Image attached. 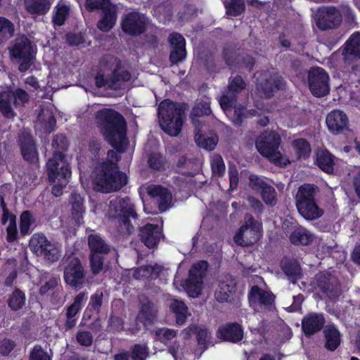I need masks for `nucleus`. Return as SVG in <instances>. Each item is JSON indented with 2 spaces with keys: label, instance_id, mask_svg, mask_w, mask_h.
I'll use <instances>...</instances> for the list:
<instances>
[{
  "label": "nucleus",
  "instance_id": "f257e3e1",
  "mask_svg": "<svg viewBox=\"0 0 360 360\" xmlns=\"http://www.w3.org/2000/svg\"><path fill=\"white\" fill-rule=\"evenodd\" d=\"M95 120L104 139L117 151L123 152L128 143L124 117L114 110L104 108L96 113Z\"/></svg>",
  "mask_w": 360,
  "mask_h": 360
},
{
  "label": "nucleus",
  "instance_id": "f03ea898",
  "mask_svg": "<svg viewBox=\"0 0 360 360\" xmlns=\"http://www.w3.org/2000/svg\"><path fill=\"white\" fill-rule=\"evenodd\" d=\"M130 79L131 73L124 69L119 58L112 55L101 58L99 71L95 77L97 87L115 91L124 89Z\"/></svg>",
  "mask_w": 360,
  "mask_h": 360
},
{
  "label": "nucleus",
  "instance_id": "7ed1b4c3",
  "mask_svg": "<svg viewBox=\"0 0 360 360\" xmlns=\"http://www.w3.org/2000/svg\"><path fill=\"white\" fill-rule=\"evenodd\" d=\"M108 217L122 234L130 235L138 225V214L129 198H115L110 201Z\"/></svg>",
  "mask_w": 360,
  "mask_h": 360
},
{
  "label": "nucleus",
  "instance_id": "20e7f679",
  "mask_svg": "<svg viewBox=\"0 0 360 360\" xmlns=\"http://www.w3.org/2000/svg\"><path fill=\"white\" fill-rule=\"evenodd\" d=\"M246 86V83L240 76L231 77L229 78L227 91L222 95L219 100V105L224 113L230 117L231 122L236 126H240L244 117V107L236 105L237 95Z\"/></svg>",
  "mask_w": 360,
  "mask_h": 360
},
{
  "label": "nucleus",
  "instance_id": "39448f33",
  "mask_svg": "<svg viewBox=\"0 0 360 360\" xmlns=\"http://www.w3.org/2000/svg\"><path fill=\"white\" fill-rule=\"evenodd\" d=\"M94 188L102 193H110L121 189L127 183V176L108 163H102L96 168L93 180Z\"/></svg>",
  "mask_w": 360,
  "mask_h": 360
},
{
  "label": "nucleus",
  "instance_id": "423d86ee",
  "mask_svg": "<svg viewBox=\"0 0 360 360\" xmlns=\"http://www.w3.org/2000/svg\"><path fill=\"white\" fill-rule=\"evenodd\" d=\"M318 187L314 184H304L300 186L295 196L296 207L300 214L308 221L319 219L323 210L317 205L315 195Z\"/></svg>",
  "mask_w": 360,
  "mask_h": 360
},
{
  "label": "nucleus",
  "instance_id": "0eeeda50",
  "mask_svg": "<svg viewBox=\"0 0 360 360\" xmlns=\"http://www.w3.org/2000/svg\"><path fill=\"white\" fill-rule=\"evenodd\" d=\"M161 128L171 136L180 133V106L169 100L162 101L158 109Z\"/></svg>",
  "mask_w": 360,
  "mask_h": 360
},
{
  "label": "nucleus",
  "instance_id": "6e6552de",
  "mask_svg": "<svg viewBox=\"0 0 360 360\" xmlns=\"http://www.w3.org/2000/svg\"><path fill=\"white\" fill-rule=\"evenodd\" d=\"M281 143L279 135L274 131H264L255 141L258 152L277 165H286L287 160L283 157L278 148Z\"/></svg>",
  "mask_w": 360,
  "mask_h": 360
},
{
  "label": "nucleus",
  "instance_id": "1a4fd4ad",
  "mask_svg": "<svg viewBox=\"0 0 360 360\" xmlns=\"http://www.w3.org/2000/svg\"><path fill=\"white\" fill-rule=\"evenodd\" d=\"M30 100V96L22 89L6 90L0 92V112L4 117L13 119L16 110L23 107Z\"/></svg>",
  "mask_w": 360,
  "mask_h": 360
},
{
  "label": "nucleus",
  "instance_id": "9d476101",
  "mask_svg": "<svg viewBox=\"0 0 360 360\" xmlns=\"http://www.w3.org/2000/svg\"><path fill=\"white\" fill-rule=\"evenodd\" d=\"M59 161L56 159L49 160L46 163L48 176L54 185L52 188V193L56 197L62 195V189L65 187L68 183V179L71 176V171L68 163L63 161L58 156Z\"/></svg>",
  "mask_w": 360,
  "mask_h": 360
},
{
  "label": "nucleus",
  "instance_id": "9b49d317",
  "mask_svg": "<svg viewBox=\"0 0 360 360\" xmlns=\"http://www.w3.org/2000/svg\"><path fill=\"white\" fill-rule=\"evenodd\" d=\"M11 56L17 60L19 70L22 72L27 71L34 63L36 47L25 36L15 39L12 47L10 48Z\"/></svg>",
  "mask_w": 360,
  "mask_h": 360
},
{
  "label": "nucleus",
  "instance_id": "f8f14e48",
  "mask_svg": "<svg viewBox=\"0 0 360 360\" xmlns=\"http://www.w3.org/2000/svg\"><path fill=\"white\" fill-rule=\"evenodd\" d=\"M243 224L236 233L234 242L241 246H248L257 243L262 235V224L250 214H246Z\"/></svg>",
  "mask_w": 360,
  "mask_h": 360
},
{
  "label": "nucleus",
  "instance_id": "ddd939ff",
  "mask_svg": "<svg viewBox=\"0 0 360 360\" xmlns=\"http://www.w3.org/2000/svg\"><path fill=\"white\" fill-rule=\"evenodd\" d=\"M64 279L66 283L75 289H80L86 282L84 269L80 260L75 256L63 258Z\"/></svg>",
  "mask_w": 360,
  "mask_h": 360
},
{
  "label": "nucleus",
  "instance_id": "4468645a",
  "mask_svg": "<svg viewBox=\"0 0 360 360\" xmlns=\"http://www.w3.org/2000/svg\"><path fill=\"white\" fill-rule=\"evenodd\" d=\"M207 269L208 263L204 260L192 265L188 278L184 286L189 297H198L201 294L203 278L206 276Z\"/></svg>",
  "mask_w": 360,
  "mask_h": 360
},
{
  "label": "nucleus",
  "instance_id": "2eb2a0df",
  "mask_svg": "<svg viewBox=\"0 0 360 360\" xmlns=\"http://www.w3.org/2000/svg\"><path fill=\"white\" fill-rule=\"evenodd\" d=\"M339 51L345 65H349L360 60V33L352 34L339 49ZM352 70L355 75H360V63L354 65Z\"/></svg>",
  "mask_w": 360,
  "mask_h": 360
},
{
  "label": "nucleus",
  "instance_id": "dca6fc26",
  "mask_svg": "<svg viewBox=\"0 0 360 360\" xmlns=\"http://www.w3.org/2000/svg\"><path fill=\"white\" fill-rule=\"evenodd\" d=\"M329 76L322 68L316 67L309 70L308 81L310 91L316 97L324 96L329 93Z\"/></svg>",
  "mask_w": 360,
  "mask_h": 360
},
{
  "label": "nucleus",
  "instance_id": "f3484780",
  "mask_svg": "<svg viewBox=\"0 0 360 360\" xmlns=\"http://www.w3.org/2000/svg\"><path fill=\"white\" fill-rule=\"evenodd\" d=\"M285 82L281 77L261 72L256 76V89L261 96L271 97L276 89H283Z\"/></svg>",
  "mask_w": 360,
  "mask_h": 360
},
{
  "label": "nucleus",
  "instance_id": "a211bd4d",
  "mask_svg": "<svg viewBox=\"0 0 360 360\" xmlns=\"http://www.w3.org/2000/svg\"><path fill=\"white\" fill-rule=\"evenodd\" d=\"M194 335L198 345L205 350L211 338V333L203 326L191 324L181 331V338L186 341V345L191 347L195 345V340L193 338Z\"/></svg>",
  "mask_w": 360,
  "mask_h": 360
},
{
  "label": "nucleus",
  "instance_id": "6ab92c4d",
  "mask_svg": "<svg viewBox=\"0 0 360 360\" xmlns=\"http://www.w3.org/2000/svg\"><path fill=\"white\" fill-rule=\"evenodd\" d=\"M18 142L24 160L30 163L36 162L38 153L32 134L24 129L21 130L18 134Z\"/></svg>",
  "mask_w": 360,
  "mask_h": 360
},
{
  "label": "nucleus",
  "instance_id": "aec40b11",
  "mask_svg": "<svg viewBox=\"0 0 360 360\" xmlns=\"http://www.w3.org/2000/svg\"><path fill=\"white\" fill-rule=\"evenodd\" d=\"M236 283L229 274L221 276L214 292L215 299L219 302H228L233 298L236 292Z\"/></svg>",
  "mask_w": 360,
  "mask_h": 360
},
{
  "label": "nucleus",
  "instance_id": "412c9836",
  "mask_svg": "<svg viewBox=\"0 0 360 360\" xmlns=\"http://www.w3.org/2000/svg\"><path fill=\"white\" fill-rule=\"evenodd\" d=\"M326 323L324 315L321 313L310 312L302 319V329L307 337L321 331Z\"/></svg>",
  "mask_w": 360,
  "mask_h": 360
},
{
  "label": "nucleus",
  "instance_id": "4be33fe9",
  "mask_svg": "<svg viewBox=\"0 0 360 360\" xmlns=\"http://www.w3.org/2000/svg\"><path fill=\"white\" fill-rule=\"evenodd\" d=\"M326 123L331 133L338 134L347 129L349 120L347 115L343 111L333 110L328 114Z\"/></svg>",
  "mask_w": 360,
  "mask_h": 360
},
{
  "label": "nucleus",
  "instance_id": "5701e85b",
  "mask_svg": "<svg viewBox=\"0 0 360 360\" xmlns=\"http://www.w3.org/2000/svg\"><path fill=\"white\" fill-rule=\"evenodd\" d=\"M139 237L146 246L153 248L163 237L162 227L157 224H148L140 229Z\"/></svg>",
  "mask_w": 360,
  "mask_h": 360
},
{
  "label": "nucleus",
  "instance_id": "b1692460",
  "mask_svg": "<svg viewBox=\"0 0 360 360\" xmlns=\"http://www.w3.org/2000/svg\"><path fill=\"white\" fill-rule=\"evenodd\" d=\"M217 335L219 339L236 343L243 339V330L238 323H231L220 326Z\"/></svg>",
  "mask_w": 360,
  "mask_h": 360
},
{
  "label": "nucleus",
  "instance_id": "393cba45",
  "mask_svg": "<svg viewBox=\"0 0 360 360\" xmlns=\"http://www.w3.org/2000/svg\"><path fill=\"white\" fill-rule=\"evenodd\" d=\"M158 313L157 305L148 300H144L141 302V308L136 316V324L141 323L145 326L152 324L156 320Z\"/></svg>",
  "mask_w": 360,
  "mask_h": 360
},
{
  "label": "nucleus",
  "instance_id": "a878e982",
  "mask_svg": "<svg viewBox=\"0 0 360 360\" xmlns=\"http://www.w3.org/2000/svg\"><path fill=\"white\" fill-rule=\"evenodd\" d=\"M147 193L149 195L158 198V203L161 212L165 211L172 202V193L165 188L159 185L148 186Z\"/></svg>",
  "mask_w": 360,
  "mask_h": 360
},
{
  "label": "nucleus",
  "instance_id": "bb28decb",
  "mask_svg": "<svg viewBox=\"0 0 360 360\" xmlns=\"http://www.w3.org/2000/svg\"><path fill=\"white\" fill-rule=\"evenodd\" d=\"M335 159V156L326 149H319L316 152V165L320 169L327 174L333 173Z\"/></svg>",
  "mask_w": 360,
  "mask_h": 360
},
{
  "label": "nucleus",
  "instance_id": "cd10ccee",
  "mask_svg": "<svg viewBox=\"0 0 360 360\" xmlns=\"http://www.w3.org/2000/svg\"><path fill=\"white\" fill-rule=\"evenodd\" d=\"M56 120L51 109L41 108L37 116V125L46 133H51L56 127Z\"/></svg>",
  "mask_w": 360,
  "mask_h": 360
},
{
  "label": "nucleus",
  "instance_id": "c85d7f7f",
  "mask_svg": "<svg viewBox=\"0 0 360 360\" xmlns=\"http://www.w3.org/2000/svg\"><path fill=\"white\" fill-rule=\"evenodd\" d=\"M148 356V347L145 345L136 344L130 351L115 355V360H146Z\"/></svg>",
  "mask_w": 360,
  "mask_h": 360
},
{
  "label": "nucleus",
  "instance_id": "c756f323",
  "mask_svg": "<svg viewBox=\"0 0 360 360\" xmlns=\"http://www.w3.org/2000/svg\"><path fill=\"white\" fill-rule=\"evenodd\" d=\"M164 266L158 264L143 265L134 271V277L136 279L147 278L155 279L163 271Z\"/></svg>",
  "mask_w": 360,
  "mask_h": 360
},
{
  "label": "nucleus",
  "instance_id": "7c9ffc66",
  "mask_svg": "<svg viewBox=\"0 0 360 360\" xmlns=\"http://www.w3.org/2000/svg\"><path fill=\"white\" fill-rule=\"evenodd\" d=\"M88 245L90 255H108L110 246L98 234H91L88 237Z\"/></svg>",
  "mask_w": 360,
  "mask_h": 360
},
{
  "label": "nucleus",
  "instance_id": "2f4dec72",
  "mask_svg": "<svg viewBox=\"0 0 360 360\" xmlns=\"http://www.w3.org/2000/svg\"><path fill=\"white\" fill-rule=\"evenodd\" d=\"M325 347L329 351H335L340 345V333L334 325H327L323 330Z\"/></svg>",
  "mask_w": 360,
  "mask_h": 360
},
{
  "label": "nucleus",
  "instance_id": "473e14b6",
  "mask_svg": "<svg viewBox=\"0 0 360 360\" xmlns=\"http://www.w3.org/2000/svg\"><path fill=\"white\" fill-rule=\"evenodd\" d=\"M195 141L196 144L207 150H213L219 141L218 136L216 134H210V135H204L202 133V127L198 129H195Z\"/></svg>",
  "mask_w": 360,
  "mask_h": 360
},
{
  "label": "nucleus",
  "instance_id": "72a5a7b5",
  "mask_svg": "<svg viewBox=\"0 0 360 360\" xmlns=\"http://www.w3.org/2000/svg\"><path fill=\"white\" fill-rule=\"evenodd\" d=\"M211 112L209 101L198 103L194 106L191 112V118L195 129H198V128L202 127L203 126L202 122L200 120L198 117L208 115Z\"/></svg>",
  "mask_w": 360,
  "mask_h": 360
},
{
  "label": "nucleus",
  "instance_id": "f704fd0d",
  "mask_svg": "<svg viewBox=\"0 0 360 360\" xmlns=\"http://www.w3.org/2000/svg\"><path fill=\"white\" fill-rule=\"evenodd\" d=\"M290 242L296 245H307L312 243L314 239V235L302 226L296 228L290 235Z\"/></svg>",
  "mask_w": 360,
  "mask_h": 360
},
{
  "label": "nucleus",
  "instance_id": "c9c22d12",
  "mask_svg": "<svg viewBox=\"0 0 360 360\" xmlns=\"http://www.w3.org/2000/svg\"><path fill=\"white\" fill-rule=\"evenodd\" d=\"M249 297L250 302L257 300L261 305L264 307L271 306L274 301V296L271 292L262 290L256 285L251 288Z\"/></svg>",
  "mask_w": 360,
  "mask_h": 360
},
{
  "label": "nucleus",
  "instance_id": "e433bc0d",
  "mask_svg": "<svg viewBox=\"0 0 360 360\" xmlns=\"http://www.w3.org/2000/svg\"><path fill=\"white\" fill-rule=\"evenodd\" d=\"M70 204L72 205V214L73 219L78 224L83 223V198L77 193H72L70 195Z\"/></svg>",
  "mask_w": 360,
  "mask_h": 360
},
{
  "label": "nucleus",
  "instance_id": "4c0bfd02",
  "mask_svg": "<svg viewBox=\"0 0 360 360\" xmlns=\"http://www.w3.org/2000/svg\"><path fill=\"white\" fill-rule=\"evenodd\" d=\"M52 147L54 148L53 153V157L49 160L56 159L57 161H59L58 159V156H59L60 159L63 161H66L64 159V155L63 152L66 150L68 147V141L66 137L63 134H58L54 136L52 143Z\"/></svg>",
  "mask_w": 360,
  "mask_h": 360
},
{
  "label": "nucleus",
  "instance_id": "58836bf2",
  "mask_svg": "<svg viewBox=\"0 0 360 360\" xmlns=\"http://www.w3.org/2000/svg\"><path fill=\"white\" fill-rule=\"evenodd\" d=\"M118 6L112 0L100 11V20L98 22H117Z\"/></svg>",
  "mask_w": 360,
  "mask_h": 360
},
{
  "label": "nucleus",
  "instance_id": "ea45409f",
  "mask_svg": "<svg viewBox=\"0 0 360 360\" xmlns=\"http://www.w3.org/2000/svg\"><path fill=\"white\" fill-rule=\"evenodd\" d=\"M282 269L288 279L292 283L301 278V268L298 263L292 260H284L282 262Z\"/></svg>",
  "mask_w": 360,
  "mask_h": 360
},
{
  "label": "nucleus",
  "instance_id": "a19ab883",
  "mask_svg": "<svg viewBox=\"0 0 360 360\" xmlns=\"http://www.w3.org/2000/svg\"><path fill=\"white\" fill-rule=\"evenodd\" d=\"M26 7L31 14L44 15L49 11L51 3L49 0H30Z\"/></svg>",
  "mask_w": 360,
  "mask_h": 360
},
{
  "label": "nucleus",
  "instance_id": "79ce46f5",
  "mask_svg": "<svg viewBox=\"0 0 360 360\" xmlns=\"http://www.w3.org/2000/svg\"><path fill=\"white\" fill-rule=\"evenodd\" d=\"M38 255L43 256L45 259L51 262H55L60 257V246L58 243L49 241Z\"/></svg>",
  "mask_w": 360,
  "mask_h": 360
},
{
  "label": "nucleus",
  "instance_id": "37998d69",
  "mask_svg": "<svg viewBox=\"0 0 360 360\" xmlns=\"http://www.w3.org/2000/svg\"><path fill=\"white\" fill-rule=\"evenodd\" d=\"M25 295L20 289L16 288L8 299V305L13 311H18L25 304Z\"/></svg>",
  "mask_w": 360,
  "mask_h": 360
},
{
  "label": "nucleus",
  "instance_id": "c03bdc74",
  "mask_svg": "<svg viewBox=\"0 0 360 360\" xmlns=\"http://www.w3.org/2000/svg\"><path fill=\"white\" fill-rule=\"evenodd\" d=\"M58 279L50 276L48 273H44L40 278L41 287L39 292L41 295H44L49 291H52L57 287Z\"/></svg>",
  "mask_w": 360,
  "mask_h": 360
},
{
  "label": "nucleus",
  "instance_id": "a18cd8bd",
  "mask_svg": "<svg viewBox=\"0 0 360 360\" xmlns=\"http://www.w3.org/2000/svg\"><path fill=\"white\" fill-rule=\"evenodd\" d=\"M169 41L172 48L169 60L172 64L177 63L180 60V34L172 33L169 37Z\"/></svg>",
  "mask_w": 360,
  "mask_h": 360
},
{
  "label": "nucleus",
  "instance_id": "49530a36",
  "mask_svg": "<svg viewBox=\"0 0 360 360\" xmlns=\"http://www.w3.org/2000/svg\"><path fill=\"white\" fill-rule=\"evenodd\" d=\"M69 6L58 3L54 8L52 22H65L70 15Z\"/></svg>",
  "mask_w": 360,
  "mask_h": 360
},
{
  "label": "nucleus",
  "instance_id": "de8ad7c7",
  "mask_svg": "<svg viewBox=\"0 0 360 360\" xmlns=\"http://www.w3.org/2000/svg\"><path fill=\"white\" fill-rule=\"evenodd\" d=\"M49 242L44 235L36 233L32 236L30 240V247L38 255Z\"/></svg>",
  "mask_w": 360,
  "mask_h": 360
},
{
  "label": "nucleus",
  "instance_id": "09e8293b",
  "mask_svg": "<svg viewBox=\"0 0 360 360\" xmlns=\"http://www.w3.org/2000/svg\"><path fill=\"white\" fill-rule=\"evenodd\" d=\"M120 22H148L146 16L138 10L126 11Z\"/></svg>",
  "mask_w": 360,
  "mask_h": 360
},
{
  "label": "nucleus",
  "instance_id": "8fccbe9b",
  "mask_svg": "<svg viewBox=\"0 0 360 360\" xmlns=\"http://www.w3.org/2000/svg\"><path fill=\"white\" fill-rule=\"evenodd\" d=\"M334 7H320L314 13V22H335L329 19V16L334 13Z\"/></svg>",
  "mask_w": 360,
  "mask_h": 360
},
{
  "label": "nucleus",
  "instance_id": "3c124183",
  "mask_svg": "<svg viewBox=\"0 0 360 360\" xmlns=\"http://www.w3.org/2000/svg\"><path fill=\"white\" fill-rule=\"evenodd\" d=\"M297 155L299 158H306L311 153L309 143L303 139H296L292 143Z\"/></svg>",
  "mask_w": 360,
  "mask_h": 360
},
{
  "label": "nucleus",
  "instance_id": "603ef678",
  "mask_svg": "<svg viewBox=\"0 0 360 360\" xmlns=\"http://www.w3.org/2000/svg\"><path fill=\"white\" fill-rule=\"evenodd\" d=\"M261 196L264 203L270 207H273L276 205L278 202L277 193L275 188L268 185L265 186L261 191Z\"/></svg>",
  "mask_w": 360,
  "mask_h": 360
},
{
  "label": "nucleus",
  "instance_id": "864d4df0",
  "mask_svg": "<svg viewBox=\"0 0 360 360\" xmlns=\"http://www.w3.org/2000/svg\"><path fill=\"white\" fill-rule=\"evenodd\" d=\"M245 8L244 0H230L226 5V14L231 16H238Z\"/></svg>",
  "mask_w": 360,
  "mask_h": 360
},
{
  "label": "nucleus",
  "instance_id": "5fc2aeb1",
  "mask_svg": "<svg viewBox=\"0 0 360 360\" xmlns=\"http://www.w3.org/2000/svg\"><path fill=\"white\" fill-rule=\"evenodd\" d=\"M90 267L94 275L100 274L104 268V255H90Z\"/></svg>",
  "mask_w": 360,
  "mask_h": 360
},
{
  "label": "nucleus",
  "instance_id": "6e6d98bb",
  "mask_svg": "<svg viewBox=\"0 0 360 360\" xmlns=\"http://www.w3.org/2000/svg\"><path fill=\"white\" fill-rule=\"evenodd\" d=\"M212 173L214 175L221 176L225 172V165L220 155L214 154L210 160Z\"/></svg>",
  "mask_w": 360,
  "mask_h": 360
},
{
  "label": "nucleus",
  "instance_id": "4d7b16f0",
  "mask_svg": "<svg viewBox=\"0 0 360 360\" xmlns=\"http://www.w3.org/2000/svg\"><path fill=\"white\" fill-rule=\"evenodd\" d=\"M103 293L102 291L97 290L94 294H93L91 296L88 306L89 310H93L96 311L97 314H98L101 311V306L103 304Z\"/></svg>",
  "mask_w": 360,
  "mask_h": 360
},
{
  "label": "nucleus",
  "instance_id": "13d9d810",
  "mask_svg": "<svg viewBox=\"0 0 360 360\" xmlns=\"http://www.w3.org/2000/svg\"><path fill=\"white\" fill-rule=\"evenodd\" d=\"M30 360H51V356L40 345H35L30 352Z\"/></svg>",
  "mask_w": 360,
  "mask_h": 360
},
{
  "label": "nucleus",
  "instance_id": "bf43d9fd",
  "mask_svg": "<svg viewBox=\"0 0 360 360\" xmlns=\"http://www.w3.org/2000/svg\"><path fill=\"white\" fill-rule=\"evenodd\" d=\"M155 334L161 342H165L174 338L176 335L177 331L173 329L162 328L156 330Z\"/></svg>",
  "mask_w": 360,
  "mask_h": 360
},
{
  "label": "nucleus",
  "instance_id": "052dcab7",
  "mask_svg": "<svg viewBox=\"0 0 360 360\" xmlns=\"http://www.w3.org/2000/svg\"><path fill=\"white\" fill-rule=\"evenodd\" d=\"M65 40L70 46H78L84 42V35L81 32H68L65 34Z\"/></svg>",
  "mask_w": 360,
  "mask_h": 360
},
{
  "label": "nucleus",
  "instance_id": "680f3d73",
  "mask_svg": "<svg viewBox=\"0 0 360 360\" xmlns=\"http://www.w3.org/2000/svg\"><path fill=\"white\" fill-rule=\"evenodd\" d=\"M111 0H86L85 8L89 11H101L105 6H106Z\"/></svg>",
  "mask_w": 360,
  "mask_h": 360
},
{
  "label": "nucleus",
  "instance_id": "e2e57ef3",
  "mask_svg": "<svg viewBox=\"0 0 360 360\" xmlns=\"http://www.w3.org/2000/svg\"><path fill=\"white\" fill-rule=\"evenodd\" d=\"M77 342L84 347H89L93 342V335L89 331L79 330L76 335Z\"/></svg>",
  "mask_w": 360,
  "mask_h": 360
},
{
  "label": "nucleus",
  "instance_id": "0e129e2a",
  "mask_svg": "<svg viewBox=\"0 0 360 360\" xmlns=\"http://www.w3.org/2000/svg\"><path fill=\"white\" fill-rule=\"evenodd\" d=\"M31 214L29 211H25L20 216V232L22 235L28 233L30 225L32 224Z\"/></svg>",
  "mask_w": 360,
  "mask_h": 360
},
{
  "label": "nucleus",
  "instance_id": "69168bd1",
  "mask_svg": "<svg viewBox=\"0 0 360 360\" xmlns=\"http://www.w3.org/2000/svg\"><path fill=\"white\" fill-rule=\"evenodd\" d=\"M124 32L132 35H138L145 31L144 24H121Z\"/></svg>",
  "mask_w": 360,
  "mask_h": 360
},
{
  "label": "nucleus",
  "instance_id": "338daca9",
  "mask_svg": "<svg viewBox=\"0 0 360 360\" xmlns=\"http://www.w3.org/2000/svg\"><path fill=\"white\" fill-rule=\"evenodd\" d=\"M7 236L6 240L9 243H12L17 239L18 230L16 226V217H12L11 223L6 228Z\"/></svg>",
  "mask_w": 360,
  "mask_h": 360
},
{
  "label": "nucleus",
  "instance_id": "774afa93",
  "mask_svg": "<svg viewBox=\"0 0 360 360\" xmlns=\"http://www.w3.org/2000/svg\"><path fill=\"white\" fill-rule=\"evenodd\" d=\"M13 24H0V41L10 39L13 36Z\"/></svg>",
  "mask_w": 360,
  "mask_h": 360
}]
</instances>
